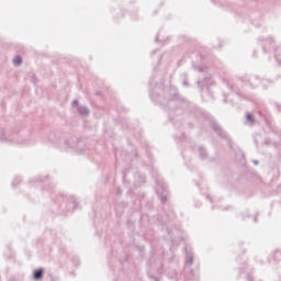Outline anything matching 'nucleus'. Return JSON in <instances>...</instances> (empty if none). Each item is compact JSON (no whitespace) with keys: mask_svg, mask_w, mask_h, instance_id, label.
<instances>
[{"mask_svg":"<svg viewBox=\"0 0 281 281\" xmlns=\"http://www.w3.org/2000/svg\"><path fill=\"white\" fill-rule=\"evenodd\" d=\"M34 279L35 280H43V269H37L34 272Z\"/></svg>","mask_w":281,"mask_h":281,"instance_id":"1","label":"nucleus"},{"mask_svg":"<svg viewBox=\"0 0 281 281\" xmlns=\"http://www.w3.org/2000/svg\"><path fill=\"white\" fill-rule=\"evenodd\" d=\"M13 63L14 65H21V63H23V59L19 56H16L14 59H13Z\"/></svg>","mask_w":281,"mask_h":281,"instance_id":"2","label":"nucleus"},{"mask_svg":"<svg viewBox=\"0 0 281 281\" xmlns=\"http://www.w3.org/2000/svg\"><path fill=\"white\" fill-rule=\"evenodd\" d=\"M247 120L249 121V122H251L252 120H254V116L251 115V114H247Z\"/></svg>","mask_w":281,"mask_h":281,"instance_id":"3","label":"nucleus"},{"mask_svg":"<svg viewBox=\"0 0 281 281\" xmlns=\"http://www.w3.org/2000/svg\"><path fill=\"white\" fill-rule=\"evenodd\" d=\"M74 104H78V103L75 101Z\"/></svg>","mask_w":281,"mask_h":281,"instance_id":"4","label":"nucleus"}]
</instances>
